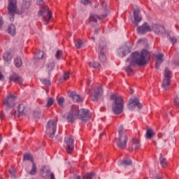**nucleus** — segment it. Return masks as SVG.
Instances as JSON below:
<instances>
[{"mask_svg": "<svg viewBox=\"0 0 179 179\" xmlns=\"http://www.w3.org/2000/svg\"><path fill=\"white\" fill-rule=\"evenodd\" d=\"M149 58H150V55L146 50H143L140 53L138 52L131 53L130 57L127 59V62H129V65L127 66L126 72L127 73H132V66H135V65L144 66L148 64Z\"/></svg>", "mask_w": 179, "mask_h": 179, "instance_id": "1", "label": "nucleus"}, {"mask_svg": "<svg viewBox=\"0 0 179 179\" xmlns=\"http://www.w3.org/2000/svg\"><path fill=\"white\" fill-rule=\"evenodd\" d=\"M81 120L82 122H87L90 120V111L87 109L79 110V106L73 105L67 115L68 122H73L76 120Z\"/></svg>", "mask_w": 179, "mask_h": 179, "instance_id": "2", "label": "nucleus"}, {"mask_svg": "<svg viewBox=\"0 0 179 179\" xmlns=\"http://www.w3.org/2000/svg\"><path fill=\"white\" fill-rule=\"evenodd\" d=\"M110 99L113 100L112 110L115 114H121L124 111V101L122 97L118 94H112Z\"/></svg>", "mask_w": 179, "mask_h": 179, "instance_id": "3", "label": "nucleus"}, {"mask_svg": "<svg viewBox=\"0 0 179 179\" xmlns=\"http://www.w3.org/2000/svg\"><path fill=\"white\" fill-rule=\"evenodd\" d=\"M38 15L42 17L44 24H48L50 19L52 17V14L50 11V8L46 6L40 8Z\"/></svg>", "mask_w": 179, "mask_h": 179, "instance_id": "4", "label": "nucleus"}, {"mask_svg": "<svg viewBox=\"0 0 179 179\" xmlns=\"http://www.w3.org/2000/svg\"><path fill=\"white\" fill-rule=\"evenodd\" d=\"M118 132L119 138L116 141L117 145L120 149H125L127 148V142H128V136L127 134H124V127L120 126Z\"/></svg>", "mask_w": 179, "mask_h": 179, "instance_id": "5", "label": "nucleus"}, {"mask_svg": "<svg viewBox=\"0 0 179 179\" xmlns=\"http://www.w3.org/2000/svg\"><path fill=\"white\" fill-rule=\"evenodd\" d=\"M57 132V122L55 120H49L46 124L45 134L49 135L50 138H54Z\"/></svg>", "mask_w": 179, "mask_h": 179, "instance_id": "6", "label": "nucleus"}, {"mask_svg": "<svg viewBox=\"0 0 179 179\" xmlns=\"http://www.w3.org/2000/svg\"><path fill=\"white\" fill-rule=\"evenodd\" d=\"M171 83V71L166 68L164 72V78L162 84V89L169 90V86Z\"/></svg>", "mask_w": 179, "mask_h": 179, "instance_id": "7", "label": "nucleus"}, {"mask_svg": "<svg viewBox=\"0 0 179 179\" xmlns=\"http://www.w3.org/2000/svg\"><path fill=\"white\" fill-rule=\"evenodd\" d=\"M24 160H29L31 163V169L29 170V169H27V173L30 176H36L37 173V165H36V163L33 160V156L30 154H25L24 155Z\"/></svg>", "mask_w": 179, "mask_h": 179, "instance_id": "8", "label": "nucleus"}, {"mask_svg": "<svg viewBox=\"0 0 179 179\" xmlns=\"http://www.w3.org/2000/svg\"><path fill=\"white\" fill-rule=\"evenodd\" d=\"M8 15L11 17H10V22H13L15 19V13H16V9H17V6H16V0H11L8 4Z\"/></svg>", "mask_w": 179, "mask_h": 179, "instance_id": "9", "label": "nucleus"}, {"mask_svg": "<svg viewBox=\"0 0 179 179\" xmlns=\"http://www.w3.org/2000/svg\"><path fill=\"white\" fill-rule=\"evenodd\" d=\"M131 44L129 43H127L123 45L121 48L117 50V52L120 57L122 58L125 57L127 54H129L131 52Z\"/></svg>", "mask_w": 179, "mask_h": 179, "instance_id": "10", "label": "nucleus"}, {"mask_svg": "<svg viewBox=\"0 0 179 179\" xmlns=\"http://www.w3.org/2000/svg\"><path fill=\"white\" fill-rule=\"evenodd\" d=\"M129 101L130 102L128 105L129 110H132L135 108V107H138V108L141 110V108H142L143 107L142 103H141V102L139 101V99H138V98L135 96L131 98Z\"/></svg>", "mask_w": 179, "mask_h": 179, "instance_id": "11", "label": "nucleus"}, {"mask_svg": "<svg viewBox=\"0 0 179 179\" xmlns=\"http://www.w3.org/2000/svg\"><path fill=\"white\" fill-rule=\"evenodd\" d=\"M73 142H74V140H73V138L72 137L67 136V137H65L64 138L65 145L66 146V150L67 153L69 154H71L72 153V152H73V149H74Z\"/></svg>", "mask_w": 179, "mask_h": 179, "instance_id": "12", "label": "nucleus"}, {"mask_svg": "<svg viewBox=\"0 0 179 179\" xmlns=\"http://www.w3.org/2000/svg\"><path fill=\"white\" fill-rule=\"evenodd\" d=\"M16 100V96L13 94H9L6 99L3 101V104L7 107L11 108L12 107H15V101Z\"/></svg>", "mask_w": 179, "mask_h": 179, "instance_id": "13", "label": "nucleus"}, {"mask_svg": "<svg viewBox=\"0 0 179 179\" xmlns=\"http://www.w3.org/2000/svg\"><path fill=\"white\" fill-rule=\"evenodd\" d=\"M105 17H107V14H102L101 15L90 14L89 17L90 23V24H93V23H97V19L99 20H101L105 19Z\"/></svg>", "mask_w": 179, "mask_h": 179, "instance_id": "14", "label": "nucleus"}, {"mask_svg": "<svg viewBox=\"0 0 179 179\" xmlns=\"http://www.w3.org/2000/svg\"><path fill=\"white\" fill-rule=\"evenodd\" d=\"M137 31L140 34H145L148 31H152V28L148 24V22H145L142 26L137 28Z\"/></svg>", "mask_w": 179, "mask_h": 179, "instance_id": "15", "label": "nucleus"}, {"mask_svg": "<svg viewBox=\"0 0 179 179\" xmlns=\"http://www.w3.org/2000/svg\"><path fill=\"white\" fill-rule=\"evenodd\" d=\"M41 174L43 178H48L51 174V169L48 166H44L41 169Z\"/></svg>", "mask_w": 179, "mask_h": 179, "instance_id": "16", "label": "nucleus"}, {"mask_svg": "<svg viewBox=\"0 0 179 179\" xmlns=\"http://www.w3.org/2000/svg\"><path fill=\"white\" fill-rule=\"evenodd\" d=\"M3 58L4 62L9 65V64H10V61H12V58H13V51L9 50L8 52H6L3 55Z\"/></svg>", "mask_w": 179, "mask_h": 179, "instance_id": "17", "label": "nucleus"}, {"mask_svg": "<svg viewBox=\"0 0 179 179\" xmlns=\"http://www.w3.org/2000/svg\"><path fill=\"white\" fill-rule=\"evenodd\" d=\"M156 61V69H159L160 68V64L163 63V58H164V55L162 53H157L155 55Z\"/></svg>", "mask_w": 179, "mask_h": 179, "instance_id": "18", "label": "nucleus"}, {"mask_svg": "<svg viewBox=\"0 0 179 179\" xmlns=\"http://www.w3.org/2000/svg\"><path fill=\"white\" fill-rule=\"evenodd\" d=\"M139 9H136L134 10V24L135 26L138 27L139 26L140 22H142V16L139 15Z\"/></svg>", "mask_w": 179, "mask_h": 179, "instance_id": "19", "label": "nucleus"}, {"mask_svg": "<svg viewBox=\"0 0 179 179\" xmlns=\"http://www.w3.org/2000/svg\"><path fill=\"white\" fill-rule=\"evenodd\" d=\"M152 30H153L157 34H163V33H165L166 29H164V26L159 25V24H153Z\"/></svg>", "mask_w": 179, "mask_h": 179, "instance_id": "20", "label": "nucleus"}, {"mask_svg": "<svg viewBox=\"0 0 179 179\" xmlns=\"http://www.w3.org/2000/svg\"><path fill=\"white\" fill-rule=\"evenodd\" d=\"M103 94V89H101V87H99L96 90H94L93 96H92V100L93 101H97L99 100V97Z\"/></svg>", "mask_w": 179, "mask_h": 179, "instance_id": "21", "label": "nucleus"}, {"mask_svg": "<svg viewBox=\"0 0 179 179\" xmlns=\"http://www.w3.org/2000/svg\"><path fill=\"white\" fill-rule=\"evenodd\" d=\"M69 97L73 99L74 103H81V101H83V99L80 97V95L76 94V92H71L69 94Z\"/></svg>", "mask_w": 179, "mask_h": 179, "instance_id": "22", "label": "nucleus"}, {"mask_svg": "<svg viewBox=\"0 0 179 179\" xmlns=\"http://www.w3.org/2000/svg\"><path fill=\"white\" fill-rule=\"evenodd\" d=\"M31 3V0H23L22 4L21 6L22 12H27L30 9V5Z\"/></svg>", "mask_w": 179, "mask_h": 179, "instance_id": "23", "label": "nucleus"}, {"mask_svg": "<svg viewBox=\"0 0 179 179\" xmlns=\"http://www.w3.org/2000/svg\"><path fill=\"white\" fill-rule=\"evenodd\" d=\"M10 82H15V83H19V85H22L23 79H22V77L19 76V75L14 74L10 76Z\"/></svg>", "mask_w": 179, "mask_h": 179, "instance_id": "24", "label": "nucleus"}, {"mask_svg": "<svg viewBox=\"0 0 179 179\" xmlns=\"http://www.w3.org/2000/svg\"><path fill=\"white\" fill-rule=\"evenodd\" d=\"M107 49V43L106 40L101 39L98 43V51H106Z\"/></svg>", "mask_w": 179, "mask_h": 179, "instance_id": "25", "label": "nucleus"}, {"mask_svg": "<svg viewBox=\"0 0 179 179\" xmlns=\"http://www.w3.org/2000/svg\"><path fill=\"white\" fill-rule=\"evenodd\" d=\"M27 111H29V108H27V106H25L23 104H20L18 106V112L20 115H25V114L27 113Z\"/></svg>", "mask_w": 179, "mask_h": 179, "instance_id": "26", "label": "nucleus"}, {"mask_svg": "<svg viewBox=\"0 0 179 179\" xmlns=\"http://www.w3.org/2000/svg\"><path fill=\"white\" fill-rule=\"evenodd\" d=\"M131 164H132V161L129 158H124L118 162V166H131Z\"/></svg>", "mask_w": 179, "mask_h": 179, "instance_id": "27", "label": "nucleus"}, {"mask_svg": "<svg viewBox=\"0 0 179 179\" xmlns=\"http://www.w3.org/2000/svg\"><path fill=\"white\" fill-rule=\"evenodd\" d=\"M155 135L156 133L154 132L153 129H152L151 128L147 129V131L145 134V138L147 139H152V138H153V136H155Z\"/></svg>", "mask_w": 179, "mask_h": 179, "instance_id": "28", "label": "nucleus"}, {"mask_svg": "<svg viewBox=\"0 0 179 179\" xmlns=\"http://www.w3.org/2000/svg\"><path fill=\"white\" fill-rule=\"evenodd\" d=\"M8 33L11 36H15L16 34V27L13 24H10L8 28Z\"/></svg>", "mask_w": 179, "mask_h": 179, "instance_id": "29", "label": "nucleus"}, {"mask_svg": "<svg viewBox=\"0 0 179 179\" xmlns=\"http://www.w3.org/2000/svg\"><path fill=\"white\" fill-rule=\"evenodd\" d=\"M99 61H101V62H106V61H107V58L106 57V55H104V52H106V50H102V51H99Z\"/></svg>", "mask_w": 179, "mask_h": 179, "instance_id": "30", "label": "nucleus"}, {"mask_svg": "<svg viewBox=\"0 0 179 179\" xmlns=\"http://www.w3.org/2000/svg\"><path fill=\"white\" fill-rule=\"evenodd\" d=\"M14 64L17 68H20L23 62H22V59L20 57H17L14 60Z\"/></svg>", "mask_w": 179, "mask_h": 179, "instance_id": "31", "label": "nucleus"}, {"mask_svg": "<svg viewBox=\"0 0 179 179\" xmlns=\"http://www.w3.org/2000/svg\"><path fill=\"white\" fill-rule=\"evenodd\" d=\"M159 162L162 167H166V166H167V160L162 154H160Z\"/></svg>", "mask_w": 179, "mask_h": 179, "instance_id": "32", "label": "nucleus"}, {"mask_svg": "<svg viewBox=\"0 0 179 179\" xmlns=\"http://www.w3.org/2000/svg\"><path fill=\"white\" fill-rule=\"evenodd\" d=\"M89 65L90 68H94V69H96L97 68L100 67V63L97 62H90L89 63Z\"/></svg>", "mask_w": 179, "mask_h": 179, "instance_id": "33", "label": "nucleus"}, {"mask_svg": "<svg viewBox=\"0 0 179 179\" xmlns=\"http://www.w3.org/2000/svg\"><path fill=\"white\" fill-rule=\"evenodd\" d=\"M55 66V62L54 60H51L49 62V63L47 64V68L48 71H52Z\"/></svg>", "mask_w": 179, "mask_h": 179, "instance_id": "34", "label": "nucleus"}, {"mask_svg": "<svg viewBox=\"0 0 179 179\" xmlns=\"http://www.w3.org/2000/svg\"><path fill=\"white\" fill-rule=\"evenodd\" d=\"M133 144L135 146V149H139L141 148V142L137 139H133Z\"/></svg>", "mask_w": 179, "mask_h": 179, "instance_id": "35", "label": "nucleus"}, {"mask_svg": "<svg viewBox=\"0 0 179 179\" xmlns=\"http://www.w3.org/2000/svg\"><path fill=\"white\" fill-rule=\"evenodd\" d=\"M43 57H44V52L40 50L36 55L35 58L36 59H43Z\"/></svg>", "mask_w": 179, "mask_h": 179, "instance_id": "36", "label": "nucleus"}, {"mask_svg": "<svg viewBox=\"0 0 179 179\" xmlns=\"http://www.w3.org/2000/svg\"><path fill=\"white\" fill-rule=\"evenodd\" d=\"M93 177H94V173L92 172V173H86L83 177V179H92V178H93Z\"/></svg>", "mask_w": 179, "mask_h": 179, "instance_id": "37", "label": "nucleus"}, {"mask_svg": "<svg viewBox=\"0 0 179 179\" xmlns=\"http://www.w3.org/2000/svg\"><path fill=\"white\" fill-rule=\"evenodd\" d=\"M83 46V42L82 41V40L78 39L77 41H76V48H82V47Z\"/></svg>", "mask_w": 179, "mask_h": 179, "instance_id": "38", "label": "nucleus"}, {"mask_svg": "<svg viewBox=\"0 0 179 179\" xmlns=\"http://www.w3.org/2000/svg\"><path fill=\"white\" fill-rule=\"evenodd\" d=\"M64 103H65V99L60 97L57 99V103L60 107H64Z\"/></svg>", "mask_w": 179, "mask_h": 179, "instance_id": "39", "label": "nucleus"}, {"mask_svg": "<svg viewBox=\"0 0 179 179\" xmlns=\"http://www.w3.org/2000/svg\"><path fill=\"white\" fill-rule=\"evenodd\" d=\"M52 104H54V99L49 98L46 104V107H51Z\"/></svg>", "mask_w": 179, "mask_h": 179, "instance_id": "40", "label": "nucleus"}, {"mask_svg": "<svg viewBox=\"0 0 179 179\" xmlns=\"http://www.w3.org/2000/svg\"><path fill=\"white\" fill-rule=\"evenodd\" d=\"M69 78V72L64 73V75L63 77L60 79V80L62 82V80H68Z\"/></svg>", "mask_w": 179, "mask_h": 179, "instance_id": "41", "label": "nucleus"}, {"mask_svg": "<svg viewBox=\"0 0 179 179\" xmlns=\"http://www.w3.org/2000/svg\"><path fill=\"white\" fill-rule=\"evenodd\" d=\"M34 117L36 119H38L41 117V113L40 111H34Z\"/></svg>", "mask_w": 179, "mask_h": 179, "instance_id": "42", "label": "nucleus"}, {"mask_svg": "<svg viewBox=\"0 0 179 179\" xmlns=\"http://www.w3.org/2000/svg\"><path fill=\"white\" fill-rule=\"evenodd\" d=\"M62 56V50H57V54H56L57 59H61Z\"/></svg>", "mask_w": 179, "mask_h": 179, "instance_id": "43", "label": "nucleus"}, {"mask_svg": "<svg viewBox=\"0 0 179 179\" xmlns=\"http://www.w3.org/2000/svg\"><path fill=\"white\" fill-rule=\"evenodd\" d=\"M43 84L50 86L51 85V82L50 81V80L45 79L43 80Z\"/></svg>", "mask_w": 179, "mask_h": 179, "instance_id": "44", "label": "nucleus"}, {"mask_svg": "<svg viewBox=\"0 0 179 179\" xmlns=\"http://www.w3.org/2000/svg\"><path fill=\"white\" fill-rule=\"evenodd\" d=\"M80 2L83 5H89V3H90V0H80Z\"/></svg>", "mask_w": 179, "mask_h": 179, "instance_id": "45", "label": "nucleus"}, {"mask_svg": "<svg viewBox=\"0 0 179 179\" xmlns=\"http://www.w3.org/2000/svg\"><path fill=\"white\" fill-rule=\"evenodd\" d=\"M169 41L172 43V44H174L175 43H177V38H169Z\"/></svg>", "mask_w": 179, "mask_h": 179, "instance_id": "46", "label": "nucleus"}, {"mask_svg": "<svg viewBox=\"0 0 179 179\" xmlns=\"http://www.w3.org/2000/svg\"><path fill=\"white\" fill-rule=\"evenodd\" d=\"M174 103H175V105H176L177 106H179L178 96H176V97L174 98Z\"/></svg>", "mask_w": 179, "mask_h": 179, "instance_id": "47", "label": "nucleus"}, {"mask_svg": "<svg viewBox=\"0 0 179 179\" xmlns=\"http://www.w3.org/2000/svg\"><path fill=\"white\" fill-rule=\"evenodd\" d=\"M2 26H3V18L0 16V29H2Z\"/></svg>", "mask_w": 179, "mask_h": 179, "instance_id": "48", "label": "nucleus"}, {"mask_svg": "<svg viewBox=\"0 0 179 179\" xmlns=\"http://www.w3.org/2000/svg\"><path fill=\"white\" fill-rule=\"evenodd\" d=\"M36 3H37V5H44V1L43 0H37Z\"/></svg>", "mask_w": 179, "mask_h": 179, "instance_id": "49", "label": "nucleus"}, {"mask_svg": "<svg viewBox=\"0 0 179 179\" xmlns=\"http://www.w3.org/2000/svg\"><path fill=\"white\" fill-rule=\"evenodd\" d=\"M10 174L11 177H15V171L13 169H10Z\"/></svg>", "mask_w": 179, "mask_h": 179, "instance_id": "50", "label": "nucleus"}, {"mask_svg": "<svg viewBox=\"0 0 179 179\" xmlns=\"http://www.w3.org/2000/svg\"><path fill=\"white\" fill-rule=\"evenodd\" d=\"M102 8H103V10H106V8H107V3H103Z\"/></svg>", "mask_w": 179, "mask_h": 179, "instance_id": "51", "label": "nucleus"}, {"mask_svg": "<svg viewBox=\"0 0 179 179\" xmlns=\"http://www.w3.org/2000/svg\"><path fill=\"white\" fill-rule=\"evenodd\" d=\"M50 179H55V174L54 173H50Z\"/></svg>", "mask_w": 179, "mask_h": 179, "instance_id": "52", "label": "nucleus"}, {"mask_svg": "<svg viewBox=\"0 0 179 179\" xmlns=\"http://www.w3.org/2000/svg\"><path fill=\"white\" fill-rule=\"evenodd\" d=\"M73 179H82L80 176L75 175Z\"/></svg>", "mask_w": 179, "mask_h": 179, "instance_id": "53", "label": "nucleus"}, {"mask_svg": "<svg viewBox=\"0 0 179 179\" xmlns=\"http://www.w3.org/2000/svg\"><path fill=\"white\" fill-rule=\"evenodd\" d=\"M3 117H5V115H3V113H0V118L1 120H3Z\"/></svg>", "mask_w": 179, "mask_h": 179, "instance_id": "54", "label": "nucleus"}, {"mask_svg": "<svg viewBox=\"0 0 179 179\" xmlns=\"http://www.w3.org/2000/svg\"><path fill=\"white\" fill-rule=\"evenodd\" d=\"M3 80V75H2V73L0 72V80Z\"/></svg>", "mask_w": 179, "mask_h": 179, "instance_id": "55", "label": "nucleus"}, {"mask_svg": "<svg viewBox=\"0 0 179 179\" xmlns=\"http://www.w3.org/2000/svg\"><path fill=\"white\" fill-rule=\"evenodd\" d=\"M130 94H134V90L132 88H130Z\"/></svg>", "mask_w": 179, "mask_h": 179, "instance_id": "56", "label": "nucleus"}, {"mask_svg": "<svg viewBox=\"0 0 179 179\" xmlns=\"http://www.w3.org/2000/svg\"><path fill=\"white\" fill-rule=\"evenodd\" d=\"M99 33V29H95L94 30V34H97Z\"/></svg>", "mask_w": 179, "mask_h": 179, "instance_id": "57", "label": "nucleus"}, {"mask_svg": "<svg viewBox=\"0 0 179 179\" xmlns=\"http://www.w3.org/2000/svg\"><path fill=\"white\" fill-rule=\"evenodd\" d=\"M92 39L93 40V41H96V38H94V36H92Z\"/></svg>", "mask_w": 179, "mask_h": 179, "instance_id": "58", "label": "nucleus"}, {"mask_svg": "<svg viewBox=\"0 0 179 179\" xmlns=\"http://www.w3.org/2000/svg\"><path fill=\"white\" fill-rule=\"evenodd\" d=\"M94 8H99V3H96V4L94 6Z\"/></svg>", "mask_w": 179, "mask_h": 179, "instance_id": "59", "label": "nucleus"}, {"mask_svg": "<svg viewBox=\"0 0 179 179\" xmlns=\"http://www.w3.org/2000/svg\"><path fill=\"white\" fill-rule=\"evenodd\" d=\"M87 85H90V81H88V82H87Z\"/></svg>", "mask_w": 179, "mask_h": 179, "instance_id": "60", "label": "nucleus"}, {"mask_svg": "<svg viewBox=\"0 0 179 179\" xmlns=\"http://www.w3.org/2000/svg\"><path fill=\"white\" fill-rule=\"evenodd\" d=\"M1 141H2V138L1 137V135H0V143H1Z\"/></svg>", "mask_w": 179, "mask_h": 179, "instance_id": "61", "label": "nucleus"}, {"mask_svg": "<svg viewBox=\"0 0 179 179\" xmlns=\"http://www.w3.org/2000/svg\"><path fill=\"white\" fill-rule=\"evenodd\" d=\"M72 179V178H71Z\"/></svg>", "mask_w": 179, "mask_h": 179, "instance_id": "62", "label": "nucleus"}]
</instances>
